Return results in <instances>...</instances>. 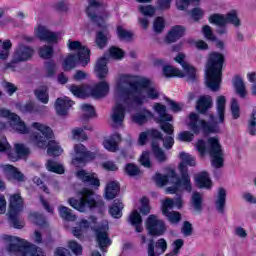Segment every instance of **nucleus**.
<instances>
[{"label": "nucleus", "instance_id": "nucleus-1", "mask_svg": "<svg viewBox=\"0 0 256 256\" xmlns=\"http://www.w3.org/2000/svg\"><path fill=\"white\" fill-rule=\"evenodd\" d=\"M161 92L153 82L143 76L122 75L115 88V106L111 119L115 127H121L125 121V111H133V105H143L149 99H159Z\"/></svg>", "mask_w": 256, "mask_h": 256}, {"label": "nucleus", "instance_id": "nucleus-2", "mask_svg": "<svg viewBox=\"0 0 256 256\" xmlns=\"http://www.w3.org/2000/svg\"><path fill=\"white\" fill-rule=\"evenodd\" d=\"M0 117H4L8 119L9 127L11 131H15L16 133H20L22 135H27V133H31L32 131H37L30 135V141L39 149H47L48 155L50 157H59L63 153V148L59 146V143L55 142L53 139V130L45 124L34 122L31 124V127H27V124L19 115L9 111L8 109L1 108L0 109Z\"/></svg>", "mask_w": 256, "mask_h": 256}, {"label": "nucleus", "instance_id": "nucleus-3", "mask_svg": "<svg viewBox=\"0 0 256 256\" xmlns=\"http://www.w3.org/2000/svg\"><path fill=\"white\" fill-rule=\"evenodd\" d=\"M227 98L225 96H218L216 99V114H210V121L207 122L199 118V114L191 113L188 116V127L193 133H220L221 127L219 125L225 123V105Z\"/></svg>", "mask_w": 256, "mask_h": 256}, {"label": "nucleus", "instance_id": "nucleus-4", "mask_svg": "<svg viewBox=\"0 0 256 256\" xmlns=\"http://www.w3.org/2000/svg\"><path fill=\"white\" fill-rule=\"evenodd\" d=\"M180 159L182 161L179 165L181 176L178 177L174 170L170 171L169 177H171L173 184L167 188L168 193H191V191H193L191 176L187 173V167H185V165L194 167L195 157L189 153L181 152Z\"/></svg>", "mask_w": 256, "mask_h": 256}, {"label": "nucleus", "instance_id": "nucleus-5", "mask_svg": "<svg viewBox=\"0 0 256 256\" xmlns=\"http://www.w3.org/2000/svg\"><path fill=\"white\" fill-rule=\"evenodd\" d=\"M225 57L221 53H211L206 65V86L211 91H219L221 87V75H223V63Z\"/></svg>", "mask_w": 256, "mask_h": 256}, {"label": "nucleus", "instance_id": "nucleus-6", "mask_svg": "<svg viewBox=\"0 0 256 256\" xmlns=\"http://www.w3.org/2000/svg\"><path fill=\"white\" fill-rule=\"evenodd\" d=\"M3 241H6L7 251L17 256H45L41 248L23 240L17 236L3 235Z\"/></svg>", "mask_w": 256, "mask_h": 256}, {"label": "nucleus", "instance_id": "nucleus-7", "mask_svg": "<svg viewBox=\"0 0 256 256\" xmlns=\"http://www.w3.org/2000/svg\"><path fill=\"white\" fill-rule=\"evenodd\" d=\"M67 47L70 51H76V54H70L65 58L62 64L64 71H71L79 62L85 67L91 61V51L82 46L81 42L68 40Z\"/></svg>", "mask_w": 256, "mask_h": 256}, {"label": "nucleus", "instance_id": "nucleus-8", "mask_svg": "<svg viewBox=\"0 0 256 256\" xmlns=\"http://www.w3.org/2000/svg\"><path fill=\"white\" fill-rule=\"evenodd\" d=\"M71 94L79 99H85L86 97H94V99H101L109 94V83L102 81L93 86L88 85H71L68 87Z\"/></svg>", "mask_w": 256, "mask_h": 256}, {"label": "nucleus", "instance_id": "nucleus-9", "mask_svg": "<svg viewBox=\"0 0 256 256\" xmlns=\"http://www.w3.org/2000/svg\"><path fill=\"white\" fill-rule=\"evenodd\" d=\"M154 111L158 114V123H160V129L168 135L164 139V148L171 149L173 145H175L174 135H173V124L169 123L168 121H173V116L167 114V108L165 105L160 103L154 104Z\"/></svg>", "mask_w": 256, "mask_h": 256}, {"label": "nucleus", "instance_id": "nucleus-10", "mask_svg": "<svg viewBox=\"0 0 256 256\" xmlns=\"http://www.w3.org/2000/svg\"><path fill=\"white\" fill-rule=\"evenodd\" d=\"M176 63H180L183 71L173 67V66H164L163 73L165 77H185L187 81H195L197 71L195 68L187 62H185V54L180 53L175 58Z\"/></svg>", "mask_w": 256, "mask_h": 256}, {"label": "nucleus", "instance_id": "nucleus-11", "mask_svg": "<svg viewBox=\"0 0 256 256\" xmlns=\"http://www.w3.org/2000/svg\"><path fill=\"white\" fill-rule=\"evenodd\" d=\"M23 211V198L19 194L10 197L8 216L15 229H23L25 222L20 220L19 213Z\"/></svg>", "mask_w": 256, "mask_h": 256}, {"label": "nucleus", "instance_id": "nucleus-12", "mask_svg": "<svg viewBox=\"0 0 256 256\" xmlns=\"http://www.w3.org/2000/svg\"><path fill=\"white\" fill-rule=\"evenodd\" d=\"M207 151L211 157L212 167L215 169H221L225 161V153L223 147L219 143V137H210L207 142Z\"/></svg>", "mask_w": 256, "mask_h": 256}, {"label": "nucleus", "instance_id": "nucleus-13", "mask_svg": "<svg viewBox=\"0 0 256 256\" xmlns=\"http://www.w3.org/2000/svg\"><path fill=\"white\" fill-rule=\"evenodd\" d=\"M69 205L80 213H85L87 209H95L96 207H103V200H96L93 194H82V196L77 200L75 198H70L68 200Z\"/></svg>", "mask_w": 256, "mask_h": 256}, {"label": "nucleus", "instance_id": "nucleus-14", "mask_svg": "<svg viewBox=\"0 0 256 256\" xmlns=\"http://www.w3.org/2000/svg\"><path fill=\"white\" fill-rule=\"evenodd\" d=\"M101 11H103V5L101 3L97 2V0H88L86 10L88 17L93 23H96L98 27H106L105 21L109 16L105 13L101 14Z\"/></svg>", "mask_w": 256, "mask_h": 256}, {"label": "nucleus", "instance_id": "nucleus-15", "mask_svg": "<svg viewBox=\"0 0 256 256\" xmlns=\"http://www.w3.org/2000/svg\"><path fill=\"white\" fill-rule=\"evenodd\" d=\"M209 22L218 27H225L227 23H231L234 27H241V20L237 16L236 11H231L226 16L223 14H212L209 17Z\"/></svg>", "mask_w": 256, "mask_h": 256}, {"label": "nucleus", "instance_id": "nucleus-16", "mask_svg": "<svg viewBox=\"0 0 256 256\" xmlns=\"http://www.w3.org/2000/svg\"><path fill=\"white\" fill-rule=\"evenodd\" d=\"M95 159V153L87 151L83 144H76L74 146V153L72 154V163L75 167H83L87 161Z\"/></svg>", "mask_w": 256, "mask_h": 256}, {"label": "nucleus", "instance_id": "nucleus-17", "mask_svg": "<svg viewBox=\"0 0 256 256\" xmlns=\"http://www.w3.org/2000/svg\"><path fill=\"white\" fill-rule=\"evenodd\" d=\"M11 149V145H9V142H7V139L4 138L0 140V152L5 151L8 153V158L10 161H19L21 157H25V155H29V148H27L23 144H15V151L16 152H9Z\"/></svg>", "mask_w": 256, "mask_h": 256}, {"label": "nucleus", "instance_id": "nucleus-18", "mask_svg": "<svg viewBox=\"0 0 256 256\" xmlns=\"http://www.w3.org/2000/svg\"><path fill=\"white\" fill-rule=\"evenodd\" d=\"M146 229H148V233L153 237H161L167 231V226L156 215H150L146 221Z\"/></svg>", "mask_w": 256, "mask_h": 256}, {"label": "nucleus", "instance_id": "nucleus-19", "mask_svg": "<svg viewBox=\"0 0 256 256\" xmlns=\"http://www.w3.org/2000/svg\"><path fill=\"white\" fill-rule=\"evenodd\" d=\"M35 35L40 41H45L46 43H59L61 41L60 33L52 32L43 25H38L35 28Z\"/></svg>", "mask_w": 256, "mask_h": 256}, {"label": "nucleus", "instance_id": "nucleus-20", "mask_svg": "<svg viewBox=\"0 0 256 256\" xmlns=\"http://www.w3.org/2000/svg\"><path fill=\"white\" fill-rule=\"evenodd\" d=\"M77 177L86 185L91 187V190L84 191V193H93V191H97L99 187H101V182L99 181V177L95 173H88L85 170H80L77 172Z\"/></svg>", "mask_w": 256, "mask_h": 256}, {"label": "nucleus", "instance_id": "nucleus-21", "mask_svg": "<svg viewBox=\"0 0 256 256\" xmlns=\"http://www.w3.org/2000/svg\"><path fill=\"white\" fill-rule=\"evenodd\" d=\"M35 55V50L31 46L20 44L14 50V61H19L20 63H25L31 61Z\"/></svg>", "mask_w": 256, "mask_h": 256}, {"label": "nucleus", "instance_id": "nucleus-22", "mask_svg": "<svg viewBox=\"0 0 256 256\" xmlns=\"http://www.w3.org/2000/svg\"><path fill=\"white\" fill-rule=\"evenodd\" d=\"M108 229L107 226H101L95 229L96 241L101 251H105V247L111 245V239H109V234L107 233Z\"/></svg>", "mask_w": 256, "mask_h": 256}, {"label": "nucleus", "instance_id": "nucleus-23", "mask_svg": "<svg viewBox=\"0 0 256 256\" xmlns=\"http://www.w3.org/2000/svg\"><path fill=\"white\" fill-rule=\"evenodd\" d=\"M119 143H121V135L115 133L109 137L104 138L102 145L106 151L115 153L116 151H119Z\"/></svg>", "mask_w": 256, "mask_h": 256}, {"label": "nucleus", "instance_id": "nucleus-24", "mask_svg": "<svg viewBox=\"0 0 256 256\" xmlns=\"http://www.w3.org/2000/svg\"><path fill=\"white\" fill-rule=\"evenodd\" d=\"M2 171H4L6 177L8 179H14V181H18V183H23L25 181V175L19 171L16 167L10 164L2 165Z\"/></svg>", "mask_w": 256, "mask_h": 256}, {"label": "nucleus", "instance_id": "nucleus-25", "mask_svg": "<svg viewBox=\"0 0 256 256\" xmlns=\"http://www.w3.org/2000/svg\"><path fill=\"white\" fill-rule=\"evenodd\" d=\"M107 63H109V56L104 55L102 58H99L96 62L94 71L98 79H105L109 75V68H107Z\"/></svg>", "mask_w": 256, "mask_h": 256}, {"label": "nucleus", "instance_id": "nucleus-26", "mask_svg": "<svg viewBox=\"0 0 256 256\" xmlns=\"http://www.w3.org/2000/svg\"><path fill=\"white\" fill-rule=\"evenodd\" d=\"M165 251H167V241L164 238H161L156 242V251L155 242L150 240L148 244V256L163 255Z\"/></svg>", "mask_w": 256, "mask_h": 256}, {"label": "nucleus", "instance_id": "nucleus-27", "mask_svg": "<svg viewBox=\"0 0 256 256\" xmlns=\"http://www.w3.org/2000/svg\"><path fill=\"white\" fill-rule=\"evenodd\" d=\"M74 102L69 97L58 98L55 103L56 113L62 117L73 107Z\"/></svg>", "mask_w": 256, "mask_h": 256}, {"label": "nucleus", "instance_id": "nucleus-28", "mask_svg": "<svg viewBox=\"0 0 256 256\" xmlns=\"http://www.w3.org/2000/svg\"><path fill=\"white\" fill-rule=\"evenodd\" d=\"M214 209L219 215H225V209L227 206V194L218 193L214 196L213 200Z\"/></svg>", "mask_w": 256, "mask_h": 256}, {"label": "nucleus", "instance_id": "nucleus-29", "mask_svg": "<svg viewBox=\"0 0 256 256\" xmlns=\"http://www.w3.org/2000/svg\"><path fill=\"white\" fill-rule=\"evenodd\" d=\"M150 119H153V112L146 108H142L132 116V121L137 125H145Z\"/></svg>", "mask_w": 256, "mask_h": 256}, {"label": "nucleus", "instance_id": "nucleus-30", "mask_svg": "<svg viewBox=\"0 0 256 256\" xmlns=\"http://www.w3.org/2000/svg\"><path fill=\"white\" fill-rule=\"evenodd\" d=\"M148 137H153L154 141H158V139H160L161 141H163V146L165 147V141L163 138V134H161V132H159V130H150L148 132H142L139 135L138 138V143L139 145H145V143H147V139Z\"/></svg>", "mask_w": 256, "mask_h": 256}, {"label": "nucleus", "instance_id": "nucleus-31", "mask_svg": "<svg viewBox=\"0 0 256 256\" xmlns=\"http://www.w3.org/2000/svg\"><path fill=\"white\" fill-rule=\"evenodd\" d=\"M95 223H97V218H95L94 216H91L89 218V221L82 220L80 222V228H74L72 231L74 237H77V239H81L83 235V229H89V227L93 229V225H95Z\"/></svg>", "mask_w": 256, "mask_h": 256}, {"label": "nucleus", "instance_id": "nucleus-32", "mask_svg": "<svg viewBox=\"0 0 256 256\" xmlns=\"http://www.w3.org/2000/svg\"><path fill=\"white\" fill-rule=\"evenodd\" d=\"M211 107H213V98H211V96L206 95L199 97L196 104V109L199 113H207V110L211 109Z\"/></svg>", "mask_w": 256, "mask_h": 256}, {"label": "nucleus", "instance_id": "nucleus-33", "mask_svg": "<svg viewBox=\"0 0 256 256\" xmlns=\"http://www.w3.org/2000/svg\"><path fill=\"white\" fill-rule=\"evenodd\" d=\"M185 35V27L174 26L166 36L167 43H175V41L181 39Z\"/></svg>", "mask_w": 256, "mask_h": 256}, {"label": "nucleus", "instance_id": "nucleus-34", "mask_svg": "<svg viewBox=\"0 0 256 256\" xmlns=\"http://www.w3.org/2000/svg\"><path fill=\"white\" fill-rule=\"evenodd\" d=\"M196 185L200 189H211V178L207 172H201L195 176Z\"/></svg>", "mask_w": 256, "mask_h": 256}, {"label": "nucleus", "instance_id": "nucleus-35", "mask_svg": "<svg viewBox=\"0 0 256 256\" xmlns=\"http://www.w3.org/2000/svg\"><path fill=\"white\" fill-rule=\"evenodd\" d=\"M152 151L154 154L155 159L159 163H165L167 161V154L159 147V140L152 141Z\"/></svg>", "mask_w": 256, "mask_h": 256}, {"label": "nucleus", "instance_id": "nucleus-36", "mask_svg": "<svg viewBox=\"0 0 256 256\" xmlns=\"http://www.w3.org/2000/svg\"><path fill=\"white\" fill-rule=\"evenodd\" d=\"M129 221L131 225L136 227L137 233H141L143 231V219L141 218V214L139 213V211H132L129 217Z\"/></svg>", "mask_w": 256, "mask_h": 256}, {"label": "nucleus", "instance_id": "nucleus-37", "mask_svg": "<svg viewBox=\"0 0 256 256\" xmlns=\"http://www.w3.org/2000/svg\"><path fill=\"white\" fill-rule=\"evenodd\" d=\"M233 84L237 95H239L241 99H245V97H247V89L245 88V82H243V78L237 76L234 79Z\"/></svg>", "mask_w": 256, "mask_h": 256}, {"label": "nucleus", "instance_id": "nucleus-38", "mask_svg": "<svg viewBox=\"0 0 256 256\" xmlns=\"http://www.w3.org/2000/svg\"><path fill=\"white\" fill-rule=\"evenodd\" d=\"M190 205L193 207L194 211L201 213L203 211V194L194 193L191 196Z\"/></svg>", "mask_w": 256, "mask_h": 256}, {"label": "nucleus", "instance_id": "nucleus-39", "mask_svg": "<svg viewBox=\"0 0 256 256\" xmlns=\"http://www.w3.org/2000/svg\"><path fill=\"white\" fill-rule=\"evenodd\" d=\"M123 207L121 200H114V203L109 210L110 215L114 217V219H121L123 216Z\"/></svg>", "mask_w": 256, "mask_h": 256}, {"label": "nucleus", "instance_id": "nucleus-40", "mask_svg": "<svg viewBox=\"0 0 256 256\" xmlns=\"http://www.w3.org/2000/svg\"><path fill=\"white\" fill-rule=\"evenodd\" d=\"M86 131H93V126H84L83 128H75L72 130V135L74 139H77L78 141H87V134H85Z\"/></svg>", "mask_w": 256, "mask_h": 256}, {"label": "nucleus", "instance_id": "nucleus-41", "mask_svg": "<svg viewBox=\"0 0 256 256\" xmlns=\"http://www.w3.org/2000/svg\"><path fill=\"white\" fill-rule=\"evenodd\" d=\"M58 213L64 221H77V216L74 215L68 207L60 206L58 208Z\"/></svg>", "mask_w": 256, "mask_h": 256}, {"label": "nucleus", "instance_id": "nucleus-42", "mask_svg": "<svg viewBox=\"0 0 256 256\" xmlns=\"http://www.w3.org/2000/svg\"><path fill=\"white\" fill-rule=\"evenodd\" d=\"M46 167L48 171H51L52 173H58V175H62V173H65V168L63 167V165L52 160H49L47 162Z\"/></svg>", "mask_w": 256, "mask_h": 256}, {"label": "nucleus", "instance_id": "nucleus-43", "mask_svg": "<svg viewBox=\"0 0 256 256\" xmlns=\"http://www.w3.org/2000/svg\"><path fill=\"white\" fill-rule=\"evenodd\" d=\"M12 44L10 40L1 41L0 40V59L9 58V49H11Z\"/></svg>", "mask_w": 256, "mask_h": 256}, {"label": "nucleus", "instance_id": "nucleus-44", "mask_svg": "<svg viewBox=\"0 0 256 256\" xmlns=\"http://www.w3.org/2000/svg\"><path fill=\"white\" fill-rule=\"evenodd\" d=\"M109 40V36H107L106 32H97L95 43L99 49H103L107 46V41Z\"/></svg>", "mask_w": 256, "mask_h": 256}, {"label": "nucleus", "instance_id": "nucleus-45", "mask_svg": "<svg viewBox=\"0 0 256 256\" xmlns=\"http://www.w3.org/2000/svg\"><path fill=\"white\" fill-rule=\"evenodd\" d=\"M163 215L168 219L171 225H178L181 221V213L178 211L166 212V214Z\"/></svg>", "mask_w": 256, "mask_h": 256}, {"label": "nucleus", "instance_id": "nucleus-46", "mask_svg": "<svg viewBox=\"0 0 256 256\" xmlns=\"http://www.w3.org/2000/svg\"><path fill=\"white\" fill-rule=\"evenodd\" d=\"M35 95L41 103L47 104L49 103V93L47 92V87L38 88L35 91Z\"/></svg>", "mask_w": 256, "mask_h": 256}, {"label": "nucleus", "instance_id": "nucleus-47", "mask_svg": "<svg viewBox=\"0 0 256 256\" xmlns=\"http://www.w3.org/2000/svg\"><path fill=\"white\" fill-rule=\"evenodd\" d=\"M38 54L42 59H51L53 57V47L44 45L39 48Z\"/></svg>", "mask_w": 256, "mask_h": 256}, {"label": "nucleus", "instance_id": "nucleus-48", "mask_svg": "<svg viewBox=\"0 0 256 256\" xmlns=\"http://www.w3.org/2000/svg\"><path fill=\"white\" fill-rule=\"evenodd\" d=\"M248 132L250 135H256V107L253 108L250 120L248 122Z\"/></svg>", "mask_w": 256, "mask_h": 256}, {"label": "nucleus", "instance_id": "nucleus-49", "mask_svg": "<svg viewBox=\"0 0 256 256\" xmlns=\"http://www.w3.org/2000/svg\"><path fill=\"white\" fill-rule=\"evenodd\" d=\"M230 109L233 119H239L241 115V110L239 107V101H237L235 98L231 99Z\"/></svg>", "mask_w": 256, "mask_h": 256}, {"label": "nucleus", "instance_id": "nucleus-50", "mask_svg": "<svg viewBox=\"0 0 256 256\" xmlns=\"http://www.w3.org/2000/svg\"><path fill=\"white\" fill-rule=\"evenodd\" d=\"M138 9L144 17H153V15H155V7L151 5H140Z\"/></svg>", "mask_w": 256, "mask_h": 256}, {"label": "nucleus", "instance_id": "nucleus-51", "mask_svg": "<svg viewBox=\"0 0 256 256\" xmlns=\"http://www.w3.org/2000/svg\"><path fill=\"white\" fill-rule=\"evenodd\" d=\"M2 87L4 91H6V93L9 95V97H12V95L18 90L15 84L8 82L6 80L2 81Z\"/></svg>", "mask_w": 256, "mask_h": 256}, {"label": "nucleus", "instance_id": "nucleus-52", "mask_svg": "<svg viewBox=\"0 0 256 256\" xmlns=\"http://www.w3.org/2000/svg\"><path fill=\"white\" fill-rule=\"evenodd\" d=\"M117 33H118L119 39H123L124 41H131V39H133V33L125 30L121 26H118Z\"/></svg>", "mask_w": 256, "mask_h": 256}, {"label": "nucleus", "instance_id": "nucleus-53", "mask_svg": "<svg viewBox=\"0 0 256 256\" xmlns=\"http://www.w3.org/2000/svg\"><path fill=\"white\" fill-rule=\"evenodd\" d=\"M20 111L22 113H37L39 112V108L33 104V102H28L22 106H20Z\"/></svg>", "mask_w": 256, "mask_h": 256}, {"label": "nucleus", "instance_id": "nucleus-54", "mask_svg": "<svg viewBox=\"0 0 256 256\" xmlns=\"http://www.w3.org/2000/svg\"><path fill=\"white\" fill-rule=\"evenodd\" d=\"M81 109L86 119H91V117H95V108L93 106L89 104H82Z\"/></svg>", "mask_w": 256, "mask_h": 256}, {"label": "nucleus", "instance_id": "nucleus-55", "mask_svg": "<svg viewBox=\"0 0 256 256\" xmlns=\"http://www.w3.org/2000/svg\"><path fill=\"white\" fill-rule=\"evenodd\" d=\"M139 161L143 167H146L147 169L151 168V153L147 151L143 152Z\"/></svg>", "mask_w": 256, "mask_h": 256}, {"label": "nucleus", "instance_id": "nucleus-56", "mask_svg": "<svg viewBox=\"0 0 256 256\" xmlns=\"http://www.w3.org/2000/svg\"><path fill=\"white\" fill-rule=\"evenodd\" d=\"M125 171L127 175H129L130 177H137V175H140L141 173V170H139V167L131 163L126 165Z\"/></svg>", "mask_w": 256, "mask_h": 256}, {"label": "nucleus", "instance_id": "nucleus-57", "mask_svg": "<svg viewBox=\"0 0 256 256\" xmlns=\"http://www.w3.org/2000/svg\"><path fill=\"white\" fill-rule=\"evenodd\" d=\"M29 219L32 221V223H35L36 225H45V217L37 212L31 213L29 215Z\"/></svg>", "mask_w": 256, "mask_h": 256}, {"label": "nucleus", "instance_id": "nucleus-58", "mask_svg": "<svg viewBox=\"0 0 256 256\" xmlns=\"http://www.w3.org/2000/svg\"><path fill=\"white\" fill-rule=\"evenodd\" d=\"M68 247L69 249H71L74 255H81V253H83V247H81V244L77 243L76 241H73V240L69 241Z\"/></svg>", "mask_w": 256, "mask_h": 256}, {"label": "nucleus", "instance_id": "nucleus-59", "mask_svg": "<svg viewBox=\"0 0 256 256\" xmlns=\"http://www.w3.org/2000/svg\"><path fill=\"white\" fill-rule=\"evenodd\" d=\"M121 186L117 181H111L106 185L105 193H119Z\"/></svg>", "mask_w": 256, "mask_h": 256}, {"label": "nucleus", "instance_id": "nucleus-60", "mask_svg": "<svg viewBox=\"0 0 256 256\" xmlns=\"http://www.w3.org/2000/svg\"><path fill=\"white\" fill-rule=\"evenodd\" d=\"M153 27L156 33H161V31L165 29V20L163 17H157L154 21Z\"/></svg>", "mask_w": 256, "mask_h": 256}, {"label": "nucleus", "instance_id": "nucleus-61", "mask_svg": "<svg viewBox=\"0 0 256 256\" xmlns=\"http://www.w3.org/2000/svg\"><path fill=\"white\" fill-rule=\"evenodd\" d=\"M141 205L140 212L142 215H149L151 213V207L149 206V199L147 197L141 199Z\"/></svg>", "mask_w": 256, "mask_h": 256}, {"label": "nucleus", "instance_id": "nucleus-62", "mask_svg": "<svg viewBox=\"0 0 256 256\" xmlns=\"http://www.w3.org/2000/svg\"><path fill=\"white\" fill-rule=\"evenodd\" d=\"M174 201L172 199H166L162 202V215H165L166 213H170L169 209H173Z\"/></svg>", "mask_w": 256, "mask_h": 256}, {"label": "nucleus", "instance_id": "nucleus-63", "mask_svg": "<svg viewBox=\"0 0 256 256\" xmlns=\"http://www.w3.org/2000/svg\"><path fill=\"white\" fill-rule=\"evenodd\" d=\"M109 53H110V57H112V59H121L125 55L123 50H121L118 47H111L109 50Z\"/></svg>", "mask_w": 256, "mask_h": 256}, {"label": "nucleus", "instance_id": "nucleus-64", "mask_svg": "<svg viewBox=\"0 0 256 256\" xmlns=\"http://www.w3.org/2000/svg\"><path fill=\"white\" fill-rule=\"evenodd\" d=\"M194 137L195 136L193 135V133L189 131H184L178 135V141H184V142L190 143V141H192Z\"/></svg>", "mask_w": 256, "mask_h": 256}]
</instances>
